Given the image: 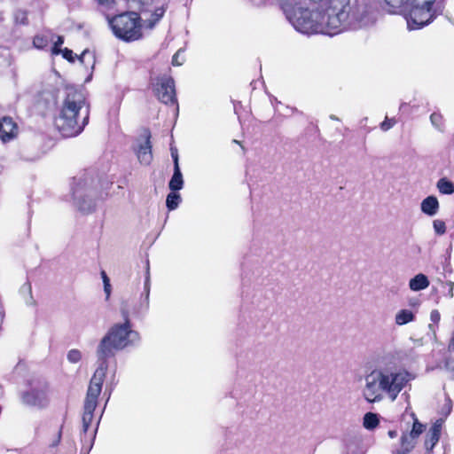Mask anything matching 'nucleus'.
<instances>
[{"instance_id":"dca6fc26","label":"nucleus","mask_w":454,"mask_h":454,"mask_svg":"<svg viewBox=\"0 0 454 454\" xmlns=\"http://www.w3.org/2000/svg\"><path fill=\"white\" fill-rule=\"evenodd\" d=\"M51 41L48 34H37L33 37V45L39 50H44Z\"/></svg>"},{"instance_id":"0eeeda50","label":"nucleus","mask_w":454,"mask_h":454,"mask_svg":"<svg viewBox=\"0 0 454 454\" xmlns=\"http://www.w3.org/2000/svg\"><path fill=\"white\" fill-rule=\"evenodd\" d=\"M413 423L411 430L409 433H403L400 439V449L396 454H408L411 452L417 442V439L425 432L426 425L421 423L416 415L412 413Z\"/></svg>"},{"instance_id":"f8f14e48","label":"nucleus","mask_w":454,"mask_h":454,"mask_svg":"<svg viewBox=\"0 0 454 454\" xmlns=\"http://www.w3.org/2000/svg\"><path fill=\"white\" fill-rule=\"evenodd\" d=\"M439 209V201L435 196H428L421 202V211L427 215H434Z\"/></svg>"},{"instance_id":"a878e982","label":"nucleus","mask_w":454,"mask_h":454,"mask_svg":"<svg viewBox=\"0 0 454 454\" xmlns=\"http://www.w3.org/2000/svg\"><path fill=\"white\" fill-rule=\"evenodd\" d=\"M60 53L62 54V57L65 59H67L68 62H70V63L74 62L75 57H74L72 50H70L68 48H65L60 51Z\"/></svg>"},{"instance_id":"20e7f679","label":"nucleus","mask_w":454,"mask_h":454,"mask_svg":"<svg viewBox=\"0 0 454 454\" xmlns=\"http://www.w3.org/2000/svg\"><path fill=\"white\" fill-rule=\"evenodd\" d=\"M410 10L405 14L410 29H419L442 15L444 6L436 0H410Z\"/></svg>"},{"instance_id":"4468645a","label":"nucleus","mask_w":454,"mask_h":454,"mask_svg":"<svg viewBox=\"0 0 454 454\" xmlns=\"http://www.w3.org/2000/svg\"><path fill=\"white\" fill-rule=\"evenodd\" d=\"M410 288L413 291L424 290L429 286V280L424 274H418L410 280Z\"/></svg>"},{"instance_id":"f704fd0d","label":"nucleus","mask_w":454,"mask_h":454,"mask_svg":"<svg viewBox=\"0 0 454 454\" xmlns=\"http://www.w3.org/2000/svg\"><path fill=\"white\" fill-rule=\"evenodd\" d=\"M85 53H86V51H83V52H82V53L78 57V59H79V60H80V61H82V62L83 61V56L85 55Z\"/></svg>"},{"instance_id":"423d86ee","label":"nucleus","mask_w":454,"mask_h":454,"mask_svg":"<svg viewBox=\"0 0 454 454\" xmlns=\"http://www.w3.org/2000/svg\"><path fill=\"white\" fill-rule=\"evenodd\" d=\"M31 388L21 395L22 402L29 406L45 408L50 402V383L45 379H35L29 381Z\"/></svg>"},{"instance_id":"412c9836","label":"nucleus","mask_w":454,"mask_h":454,"mask_svg":"<svg viewBox=\"0 0 454 454\" xmlns=\"http://www.w3.org/2000/svg\"><path fill=\"white\" fill-rule=\"evenodd\" d=\"M430 121L432 124L438 129H441L443 127V117L439 113H433L430 115Z\"/></svg>"},{"instance_id":"c756f323","label":"nucleus","mask_w":454,"mask_h":454,"mask_svg":"<svg viewBox=\"0 0 454 454\" xmlns=\"http://www.w3.org/2000/svg\"><path fill=\"white\" fill-rule=\"evenodd\" d=\"M99 5L106 9H112L115 5V0H98Z\"/></svg>"},{"instance_id":"4be33fe9","label":"nucleus","mask_w":454,"mask_h":454,"mask_svg":"<svg viewBox=\"0 0 454 454\" xmlns=\"http://www.w3.org/2000/svg\"><path fill=\"white\" fill-rule=\"evenodd\" d=\"M433 227L437 235H443L446 232V224L442 220H434Z\"/></svg>"},{"instance_id":"b1692460","label":"nucleus","mask_w":454,"mask_h":454,"mask_svg":"<svg viewBox=\"0 0 454 454\" xmlns=\"http://www.w3.org/2000/svg\"><path fill=\"white\" fill-rule=\"evenodd\" d=\"M63 43H64V37L62 35H58L57 40L54 42V43L51 47V53L53 55L60 54V51H62V49L60 47Z\"/></svg>"},{"instance_id":"39448f33","label":"nucleus","mask_w":454,"mask_h":454,"mask_svg":"<svg viewBox=\"0 0 454 454\" xmlns=\"http://www.w3.org/2000/svg\"><path fill=\"white\" fill-rule=\"evenodd\" d=\"M108 22L114 35L122 41H137L143 35L142 20L138 12H125L108 18Z\"/></svg>"},{"instance_id":"473e14b6","label":"nucleus","mask_w":454,"mask_h":454,"mask_svg":"<svg viewBox=\"0 0 454 454\" xmlns=\"http://www.w3.org/2000/svg\"><path fill=\"white\" fill-rule=\"evenodd\" d=\"M172 64H173L174 66H179V65H181V64L178 62V59H177V54H175V55L173 56V59H172Z\"/></svg>"},{"instance_id":"7ed1b4c3","label":"nucleus","mask_w":454,"mask_h":454,"mask_svg":"<svg viewBox=\"0 0 454 454\" xmlns=\"http://www.w3.org/2000/svg\"><path fill=\"white\" fill-rule=\"evenodd\" d=\"M365 380L364 396L369 403L380 401L382 391L394 401L408 382L406 373L400 372L386 373L376 370L368 374Z\"/></svg>"},{"instance_id":"1a4fd4ad","label":"nucleus","mask_w":454,"mask_h":454,"mask_svg":"<svg viewBox=\"0 0 454 454\" xmlns=\"http://www.w3.org/2000/svg\"><path fill=\"white\" fill-rule=\"evenodd\" d=\"M152 134L148 128L143 129L137 145L134 148L135 153L141 164L149 165L153 160Z\"/></svg>"},{"instance_id":"9d476101","label":"nucleus","mask_w":454,"mask_h":454,"mask_svg":"<svg viewBox=\"0 0 454 454\" xmlns=\"http://www.w3.org/2000/svg\"><path fill=\"white\" fill-rule=\"evenodd\" d=\"M19 128L14 120L10 116H4L0 119V139L9 142L17 137Z\"/></svg>"},{"instance_id":"bb28decb","label":"nucleus","mask_w":454,"mask_h":454,"mask_svg":"<svg viewBox=\"0 0 454 454\" xmlns=\"http://www.w3.org/2000/svg\"><path fill=\"white\" fill-rule=\"evenodd\" d=\"M62 428H63V425H61L57 432H56V435H55V438L52 440V442L50 443V446L51 447H57L59 443H60V441H61V437H62Z\"/></svg>"},{"instance_id":"6ab92c4d","label":"nucleus","mask_w":454,"mask_h":454,"mask_svg":"<svg viewBox=\"0 0 454 454\" xmlns=\"http://www.w3.org/2000/svg\"><path fill=\"white\" fill-rule=\"evenodd\" d=\"M181 202V196L176 192H172L168 194L166 199V206L168 210H175Z\"/></svg>"},{"instance_id":"a211bd4d","label":"nucleus","mask_w":454,"mask_h":454,"mask_svg":"<svg viewBox=\"0 0 454 454\" xmlns=\"http://www.w3.org/2000/svg\"><path fill=\"white\" fill-rule=\"evenodd\" d=\"M380 423L378 415L372 412H367L364 416L363 425L366 429H374Z\"/></svg>"},{"instance_id":"72a5a7b5","label":"nucleus","mask_w":454,"mask_h":454,"mask_svg":"<svg viewBox=\"0 0 454 454\" xmlns=\"http://www.w3.org/2000/svg\"><path fill=\"white\" fill-rule=\"evenodd\" d=\"M388 435L390 438H395L397 436V432L395 430H389Z\"/></svg>"},{"instance_id":"c85d7f7f","label":"nucleus","mask_w":454,"mask_h":454,"mask_svg":"<svg viewBox=\"0 0 454 454\" xmlns=\"http://www.w3.org/2000/svg\"><path fill=\"white\" fill-rule=\"evenodd\" d=\"M385 2L387 5L395 8L408 4L410 0H385Z\"/></svg>"},{"instance_id":"cd10ccee","label":"nucleus","mask_w":454,"mask_h":454,"mask_svg":"<svg viewBox=\"0 0 454 454\" xmlns=\"http://www.w3.org/2000/svg\"><path fill=\"white\" fill-rule=\"evenodd\" d=\"M395 122L396 121L395 119H388L387 117H386L384 121L381 122L380 128L382 130L387 131L389 129H391L395 124Z\"/></svg>"},{"instance_id":"f03ea898","label":"nucleus","mask_w":454,"mask_h":454,"mask_svg":"<svg viewBox=\"0 0 454 454\" xmlns=\"http://www.w3.org/2000/svg\"><path fill=\"white\" fill-rule=\"evenodd\" d=\"M90 120V105L81 90L67 87L54 125L65 137H76L82 132Z\"/></svg>"},{"instance_id":"9b49d317","label":"nucleus","mask_w":454,"mask_h":454,"mask_svg":"<svg viewBox=\"0 0 454 454\" xmlns=\"http://www.w3.org/2000/svg\"><path fill=\"white\" fill-rule=\"evenodd\" d=\"M442 426V420L438 419L431 426L428 432L427 433L424 445L427 450H432L439 442L441 437Z\"/></svg>"},{"instance_id":"aec40b11","label":"nucleus","mask_w":454,"mask_h":454,"mask_svg":"<svg viewBox=\"0 0 454 454\" xmlns=\"http://www.w3.org/2000/svg\"><path fill=\"white\" fill-rule=\"evenodd\" d=\"M430 320L432 324L429 325V328L435 333V327L438 325L441 320V314L437 309H433L430 313Z\"/></svg>"},{"instance_id":"ddd939ff","label":"nucleus","mask_w":454,"mask_h":454,"mask_svg":"<svg viewBox=\"0 0 454 454\" xmlns=\"http://www.w3.org/2000/svg\"><path fill=\"white\" fill-rule=\"evenodd\" d=\"M184 186L183 175L180 170V167L176 166L174 168L173 176L168 183V187L172 192H177Z\"/></svg>"},{"instance_id":"f3484780","label":"nucleus","mask_w":454,"mask_h":454,"mask_svg":"<svg viewBox=\"0 0 454 454\" xmlns=\"http://www.w3.org/2000/svg\"><path fill=\"white\" fill-rule=\"evenodd\" d=\"M415 318L414 314L409 309H401L395 316V323L403 325L412 322Z\"/></svg>"},{"instance_id":"2f4dec72","label":"nucleus","mask_w":454,"mask_h":454,"mask_svg":"<svg viewBox=\"0 0 454 454\" xmlns=\"http://www.w3.org/2000/svg\"><path fill=\"white\" fill-rule=\"evenodd\" d=\"M449 351L454 350V332L452 333L451 339L450 340V343L448 345Z\"/></svg>"},{"instance_id":"5701e85b","label":"nucleus","mask_w":454,"mask_h":454,"mask_svg":"<svg viewBox=\"0 0 454 454\" xmlns=\"http://www.w3.org/2000/svg\"><path fill=\"white\" fill-rule=\"evenodd\" d=\"M101 277H102V280H103V284H104V291L106 293V300H108L111 295L110 279L107 277L105 270L101 271Z\"/></svg>"},{"instance_id":"f257e3e1","label":"nucleus","mask_w":454,"mask_h":454,"mask_svg":"<svg viewBox=\"0 0 454 454\" xmlns=\"http://www.w3.org/2000/svg\"><path fill=\"white\" fill-rule=\"evenodd\" d=\"M145 298L138 305L134 300H126L121 301V314L124 322L114 324L103 337L98 347L97 354L100 363L90 380L83 403V413L82 418V440H85L88 436L91 444L95 440L98 426H96L91 432H90V428L93 421L94 411L98 406V396L101 394L102 387L106 379L108 368L107 359L114 356L116 351L133 345L140 339L138 332L132 329L129 315H138L143 309H146L148 308L150 294V275L148 264L146 267V276L145 280ZM97 425H98V423Z\"/></svg>"},{"instance_id":"2eb2a0df","label":"nucleus","mask_w":454,"mask_h":454,"mask_svg":"<svg viewBox=\"0 0 454 454\" xmlns=\"http://www.w3.org/2000/svg\"><path fill=\"white\" fill-rule=\"evenodd\" d=\"M436 186L442 194L450 195L454 193V184L446 177L440 178Z\"/></svg>"},{"instance_id":"393cba45","label":"nucleus","mask_w":454,"mask_h":454,"mask_svg":"<svg viewBox=\"0 0 454 454\" xmlns=\"http://www.w3.org/2000/svg\"><path fill=\"white\" fill-rule=\"evenodd\" d=\"M67 359L70 363H78L82 359V353L78 349H71L67 353Z\"/></svg>"},{"instance_id":"7c9ffc66","label":"nucleus","mask_w":454,"mask_h":454,"mask_svg":"<svg viewBox=\"0 0 454 454\" xmlns=\"http://www.w3.org/2000/svg\"><path fill=\"white\" fill-rule=\"evenodd\" d=\"M171 157L173 159V162H174V168H176V166H179V163H178V153H177V150L176 149H171Z\"/></svg>"},{"instance_id":"6e6552de","label":"nucleus","mask_w":454,"mask_h":454,"mask_svg":"<svg viewBox=\"0 0 454 454\" xmlns=\"http://www.w3.org/2000/svg\"><path fill=\"white\" fill-rule=\"evenodd\" d=\"M157 98L165 105H177L175 82L170 76H164L158 79L154 88Z\"/></svg>"}]
</instances>
